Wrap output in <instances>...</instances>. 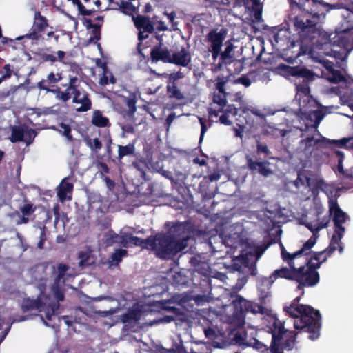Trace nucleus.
<instances>
[{
    "mask_svg": "<svg viewBox=\"0 0 353 353\" xmlns=\"http://www.w3.org/2000/svg\"><path fill=\"white\" fill-rule=\"evenodd\" d=\"M120 6L121 12L126 14H132L136 10V6L133 5L130 0H120V3H117Z\"/></svg>",
    "mask_w": 353,
    "mask_h": 353,
    "instance_id": "32",
    "label": "nucleus"
},
{
    "mask_svg": "<svg viewBox=\"0 0 353 353\" xmlns=\"http://www.w3.org/2000/svg\"><path fill=\"white\" fill-rule=\"evenodd\" d=\"M324 113L321 110L312 111V112L297 118L299 125H293L288 130V134L294 132H298L299 136L305 138L299 142L300 147L307 151L312 145L314 141V136L318 132V126L324 117Z\"/></svg>",
    "mask_w": 353,
    "mask_h": 353,
    "instance_id": "6",
    "label": "nucleus"
},
{
    "mask_svg": "<svg viewBox=\"0 0 353 353\" xmlns=\"http://www.w3.org/2000/svg\"><path fill=\"white\" fill-rule=\"evenodd\" d=\"M134 145H128L125 146H119V156L120 158L132 154L134 152Z\"/></svg>",
    "mask_w": 353,
    "mask_h": 353,
    "instance_id": "40",
    "label": "nucleus"
},
{
    "mask_svg": "<svg viewBox=\"0 0 353 353\" xmlns=\"http://www.w3.org/2000/svg\"><path fill=\"white\" fill-rule=\"evenodd\" d=\"M151 56L153 60L162 61L166 63H170L171 54L166 47L160 45L155 47L151 52Z\"/></svg>",
    "mask_w": 353,
    "mask_h": 353,
    "instance_id": "21",
    "label": "nucleus"
},
{
    "mask_svg": "<svg viewBox=\"0 0 353 353\" xmlns=\"http://www.w3.org/2000/svg\"><path fill=\"white\" fill-rule=\"evenodd\" d=\"M294 259L288 252V280L297 283L298 293L288 305V317L291 319L294 329L309 333L308 338L315 340L320 336L321 314L312 306L299 304V302L305 293V287H314L319 283L320 276L317 269L320 268V263H316L310 256H307L303 263L296 267Z\"/></svg>",
    "mask_w": 353,
    "mask_h": 353,
    "instance_id": "1",
    "label": "nucleus"
},
{
    "mask_svg": "<svg viewBox=\"0 0 353 353\" xmlns=\"http://www.w3.org/2000/svg\"><path fill=\"white\" fill-rule=\"evenodd\" d=\"M136 28L139 30V40L142 41L148 37L150 33L154 30V26L150 19L143 16L133 17Z\"/></svg>",
    "mask_w": 353,
    "mask_h": 353,
    "instance_id": "12",
    "label": "nucleus"
},
{
    "mask_svg": "<svg viewBox=\"0 0 353 353\" xmlns=\"http://www.w3.org/2000/svg\"><path fill=\"white\" fill-rule=\"evenodd\" d=\"M259 81L267 84L270 80V72L265 69H258Z\"/></svg>",
    "mask_w": 353,
    "mask_h": 353,
    "instance_id": "38",
    "label": "nucleus"
},
{
    "mask_svg": "<svg viewBox=\"0 0 353 353\" xmlns=\"http://www.w3.org/2000/svg\"><path fill=\"white\" fill-rule=\"evenodd\" d=\"M102 73L99 78V83L101 86H105L109 83L114 84L116 82V79L112 75V72L108 70L105 64L101 65Z\"/></svg>",
    "mask_w": 353,
    "mask_h": 353,
    "instance_id": "27",
    "label": "nucleus"
},
{
    "mask_svg": "<svg viewBox=\"0 0 353 353\" xmlns=\"http://www.w3.org/2000/svg\"><path fill=\"white\" fill-rule=\"evenodd\" d=\"M277 278H287V269L285 268H282L281 269L276 270L268 279H265L263 281V282L267 283L268 285H270Z\"/></svg>",
    "mask_w": 353,
    "mask_h": 353,
    "instance_id": "33",
    "label": "nucleus"
},
{
    "mask_svg": "<svg viewBox=\"0 0 353 353\" xmlns=\"http://www.w3.org/2000/svg\"><path fill=\"white\" fill-rule=\"evenodd\" d=\"M241 230V226H237V232L232 235L230 234L225 239L227 245L235 248L234 252H241L232 261L234 272H230L229 276L221 273L218 274V278L222 281L237 276L238 283L235 285L236 290H241L246 283L248 275L255 274V264L263 254V251H260L259 247L241 243L239 233Z\"/></svg>",
    "mask_w": 353,
    "mask_h": 353,
    "instance_id": "3",
    "label": "nucleus"
},
{
    "mask_svg": "<svg viewBox=\"0 0 353 353\" xmlns=\"http://www.w3.org/2000/svg\"><path fill=\"white\" fill-rule=\"evenodd\" d=\"M310 0H290L291 14H296L294 25L298 32L299 39L292 41L288 46V64H302L301 57L307 55L310 57L316 49H322L324 45L329 43L330 36L326 32L318 26L316 21L310 19V13L306 11L305 5ZM314 6H322L329 12L332 9L343 8V3L330 4L323 0H312Z\"/></svg>",
    "mask_w": 353,
    "mask_h": 353,
    "instance_id": "2",
    "label": "nucleus"
},
{
    "mask_svg": "<svg viewBox=\"0 0 353 353\" xmlns=\"http://www.w3.org/2000/svg\"><path fill=\"white\" fill-rule=\"evenodd\" d=\"M345 232H334V234L332 235L330 242L333 243V244H339L341 239H342L343 234Z\"/></svg>",
    "mask_w": 353,
    "mask_h": 353,
    "instance_id": "48",
    "label": "nucleus"
},
{
    "mask_svg": "<svg viewBox=\"0 0 353 353\" xmlns=\"http://www.w3.org/2000/svg\"><path fill=\"white\" fill-rule=\"evenodd\" d=\"M315 243L316 240L311 237L303 245L300 250L294 253H290V255L292 259L301 258L303 255L307 256L310 253H307V251H309Z\"/></svg>",
    "mask_w": 353,
    "mask_h": 353,
    "instance_id": "26",
    "label": "nucleus"
},
{
    "mask_svg": "<svg viewBox=\"0 0 353 353\" xmlns=\"http://www.w3.org/2000/svg\"><path fill=\"white\" fill-rule=\"evenodd\" d=\"M259 0H236L235 8L240 9V14L244 20H250L252 22L261 21V11Z\"/></svg>",
    "mask_w": 353,
    "mask_h": 353,
    "instance_id": "8",
    "label": "nucleus"
},
{
    "mask_svg": "<svg viewBox=\"0 0 353 353\" xmlns=\"http://www.w3.org/2000/svg\"><path fill=\"white\" fill-rule=\"evenodd\" d=\"M315 143L321 147H327L331 144H334L339 148H344L347 149H353V135L349 137H344L340 140H330L325 137L315 141Z\"/></svg>",
    "mask_w": 353,
    "mask_h": 353,
    "instance_id": "15",
    "label": "nucleus"
},
{
    "mask_svg": "<svg viewBox=\"0 0 353 353\" xmlns=\"http://www.w3.org/2000/svg\"><path fill=\"white\" fill-rule=\"evenodd\" d=\"M288 76L303 78L307 81L313 79V72L304 67L288 65Z\"/></svg>",
    "mask_w": 353,
    "mask_h": 353,
    "instance_id": "18",
    "label": "nucleus"
},
{
    "mask_svg": "<svg viewBox=\"0 0 353 353\" xmlns=\"http://www.w3.org/2000/svg\"><path fill=\"white\" fill-rule=\"evenodd\" d=\"M48 92H52L55 94V98L61 100L63 102L68 101L71 98L70 90L65 92L60 91L59 90H47Z\"/></svg>",
    "mask_w": 353,
    "mask_h": 353,
    "instance_id": "35",
    "label": "nucleus"
},
{
    "mask_svg": "<svg viewBox=\"0 0 353 353\" xmlns=\"http://www.w3.org/2000/svg\"><path fill=\"white\" fill-rule=\"evenodd\" d=\"M273 327H270L272 332V343L270 350L272 353H283L287 348L286 332L282 323L274 318L271 319Z\"/></svg>",
    "mask_w": 353,
    "mask_h": 353,
    "instance_id": "7",
    "label": "nucleus"
},
{
    "mask_svg": "<svg viewBox=\"0 0 353 353\" xmlns=\"http://www.w3.org/2000/svg\"><path fill=\"white\" fill-rule=\"evenodd\" d=\"M70 127L64 123H61L59 125L58 131L64 135L68 140L72 139V136L70 134Z\"/></svg>",
    "mask_w": 353,
    "mask_h": 353,
    "instance_id": "39",
    "label": "nucleus"
},
{
    "mask_svg": "<svg viewBox=\"0 0 353 353\" xmlns=\"http://www.w3.org/2000/svg\"><path fill=\"white\" fill-rule=\"evenodd\" d=\"M26 136H29L30 137L36 136V134L34 130H28L23 127H14L12 129V137L10 140L12 142H16L19 141H27Z\"/></svg>",
    "mask_w": 353,
    "mask_h": 353,
    "instance_id": "20",
    "label": "nucleus"
},
{
    "mask_svg": "<svg viewBox=\"0 0 353 353\" xmlns=\"http://www.w3.org/2000/svg\"><path fill=\"white\" fill-rule=\"evenodd\" d=\"M46 60L50 61L52 62H54V61H57V57L54 56V55H52V54L47 55L46 57Z\"/></svg>",
    "mask_w": 353,
    "mask_h": 353,
    "instance_id": "64",
    "label": "nucleus"
},
{
    "mask_svg": "<svg viewBox=\"0 0 353 353\" xmlns=\"http://www.w3.org/2000/svg\"><path fill=\"white\" fill-rule=\"evenodd\" d=\"M183 74L181 72H174L169 74V83L170 84H174L175 81L182 79Z\"/></svg>",
    "mask_w": 353,
    "mask_h": 353,
    "instance_id": "47",
    "label": "nucleus"
},
{
    "mask_svg": "<svg viewBox=\"0 0 353 353\" xmlns=\"http://www.w3.org/2000/svg\"><path fill=\"white\" fill-rule=\"evenodd\" d=\"M205 335L215 347H221L220 345L221 336L217 334L215 330L207 328L204 330Z\"/></svg>",
    "mask_w": 353,
    "mask_h": 353,
    "instance_id": "29",
    "label": "nucleus"
},
{
    "mask_svg": "<svg viewBox=\"0 0 353 353\" xmlns=\"http://www.w3.org/2000/svg\"><path fill=\"white\" fill-rule=\"evenodd\" d=\"M71 1L74 5H77L79 11L83 14H88V12L84 9V6L81 4L79 0H68Z\"/></svg>",
    "mask_w": 353,
    "mask_h": 353,
    "instance_id": "51",
    "label": "nucleus"
},
{
    "mask_svg": "<svg viewBox=\"0 0 353 353\" xmlns=\"http://www.w3.org/2000/svg\"><path fill=\"white\" fill-rule=\"evenodd\" d=\"M105 241L108 245H112L114 243H119L124 247L130 245L142 246L145 248L146 240H142L138 237L133 236L132 233L128 228H123L121 230L120 235L110 232L105 234Z\"/></svg>",
    "mask_w": 353,
    "mask_h": 353,
    "instance_id": "9",
    "label": "nucleus"
},
{
    "mask_svg": "<svg viewBox=\"0 0 353 353\" xmlns=\"http://www.w3.org/2000/svg\"><path fill=\"white\" fill-rule=\"evenodd\" d=\"M79 265L84 267L94 262L90 250L81 251L79 253Z\"/></svg>",
    "mask_w": 353,
    "mask_h": 353,
    "instance_id": "34",
    "label": "nucleus"
},
{
    "mask_svg": "<svg viewBox=\"0 0 353 353\" xmlns=\"http://www.w3.org/2000/svg\"><path fill=\"white\" fill-rule=\"evenodd\" d=\"M237 112V108L233 105L225 106L224 109L222 110V114L219 117L221 123L225 125H230L232 123L231 118L235 117Z\"/></svg>",
    "mask_w": 353,
    "mask_h": 353,
    "instance_id": "22",
    "label": "nucleus"
},
{
    "mask_svg": "<svg viewBox=\"0 0 353 353\" xmlns=\"http://www.w3.org/2000/svg\"><path fill=\"white\" fill-rule=\"evenodd\" d=\"M184 228L173 226L166 234H159L147 239L145 248L152 250L162 259H170L187 246L188 237L181 236Z\"/></svg>",
    "mask_w": 353,
    "mask_h": 353,
    "instance_id": "5",
    "label": "nucleus"
},
{
    "mask_svg": "<svg viewBox=\"0 0 353 353\" xmlns=\"http://www.w3.org/2000/svg\"><path fill=\"white\" fill-rule=\"evenodd\" d=\"M269 164H270V163L255 162L250 158L248 159V165L249 168L252 170H258L261 174L265 176H267L272 173L271 170L268 168Z\"/></svg>",
    "mask_w": 353,
    "mask_h": 353,
    "instance_id": "23",
    "label": "nucleus"
},
{
    "mask_svg": "<svg viewBox=\"0 0 353 353\" xmlns=\"http://www.w3.org/2000/svg\"><path fill=\"white\" fill-rule=\"evenodd\" d=\"M90 146L95 150H99L101 147V144L98 139H94L92 141L90 142Z\"/></svg>",
    "mask_w": 353,
    "mask_h": 353,
    "instance_id": "55",
    "label": "nucleus"
},
{
    "mask_svg": "<svg viewBox=\"0 0 353 353\" xmlns=\"http://www.w3.org/2000/svg\"><path fill=\"white\" fill-rule=\"evenodd\" d=\"M6 71V74L0 78V83L6 78H8L11 75V70L9 65H6L3 68Z\"/></svg>",
    "mask_w": 353,
    "mask_h": 353,
    "instance_id": "53",
    "label": "nucleus"
},
{
    "mask_svg": "<svg viewBox=\"0 0 353 353\" xmlns=\"http://www.w3.org/2000/svg\"><path fill=\"white\" fill-rule=\"evenodd\" d=\"M191 60L190 52L185 47H181L171 55L170 63L186 66Z\"/></svg>",
    "mask_w": 353,
    "mask_h": 353,
    "instance_id": "16",
    "label": "nucleus"
},
{
    "mask_svg": "<svg viewBox=\"0 0 353 353\" xmlns=\"http://www.w3.org/2000/svg\"><path fill=\"white\" fill-rule=\"evenodd\" d=\"M216 88L219 90V92L225 93V88H224V82L221 81L219 79L216 83Z\"/></svg>",
    "mask_w": 353,
    "mask_h": 353,
    "instance_id": "57",
    "label": "nucleus"
},
{
    "mask_svg": "<svg viewBox=\"0 0 353 353\" xmlns=\"http://www.w3.org/2000/svg\"><path fill=\"white\" fill-rule=\"evenodd\" d=\"M335 251V248L328 246L327 248L320 252H312L310 257L312 260L315 261L316 263H320V266L325 262L328 257Z\"/></svg>",
    "mask_w": 353,
    "mask_h": 353,
    "instance_id": "24",
    "label": "nucleus"
},
{
    "mask_svg": "<svg viewBox=\"0 0 353 353\" xmlns=\"http://www.w3.org/2000/svg\"><path fill=\"white\" fill-rule=\"evenodd\" d=\"M325 78L331 83H337L345 80V77L339 70H335L332 65L327 63L325 71L323 72Z\"/></svg>",
    "mask_w": 353,
    "mask_h": 353,
    "instance_id": "19",
    "label": "nucleus"
},
{
    "mask_svg": "<svg viewBox=\"0 0 353 353\" xmlns=\"http://www.w3.org/2000/svg\"><path fill=\"white\" fill-rule=\"evenodd\" d=\"M234 46L230 42L227 41L225 43V47L224 51L220 54L221 59L223 63H227L230 61L234 57Z\"/></svg>",
    "mask_w": 353,
    "mask_h": 353,
    "instance_id": "31",
    "label": "nucleus"
},
{
    "mask_svg": "<svg viewBox=\"0 0 353 353\" xmlns=\"http://www.w3.org/2000/svg\"><path fill=\"white\" fill-rule=\"evenodd\" d=\"M329 212L330 216L333 215L334 232H345V227L342 225L346 221L347 214L340 208L336 201L330 200Z\"/></svg>",
    "mask_w": 353,
    "mask_h": 353,
    "instance_id": "11",
    "label": "nucleus"
},
{
    "mask_svg": "<svg viewBox=\"0 0 353 353\" xmlns=\"http://www.w3.org/2000/svg\"><path fill=\"white\" fill-rule=\"evenodd\" d=\"M20 210L24 216H28L34 212L32 205L30 203L25 204L20 208Z\"/></svg>",
    "mask_w": 353,
    "mask_h": 353,
    "instance_id": "46",
    "label": "nucleus"
},
{
    "mask_svg": "<svg viewBox=\"0 0 353 353\" xmlns=\"http://www.w3.org/2000/svg\"><path fill=\"white\" fill-rule=\"evenodd\" d=\"M254 347L256 349H258L259 350H260L261 352H263V350H266L265 346L263 344H262V343H259L258 341H254Z\"/></svg>",
    "mask_w": 353,
    "mask_h": 353,
    "instance_id": "60",
    "label": "nucleus"
},
{
    "mask_svg": "<svg viewBox=\"0 0 353 353\" xmlns=\"http://www.w3.org/2000/svg\"><path fill=\"white\" fill-rule=\"evenodd\" d=\"M166 16H167L168 19L172 24L171 30H177L178 28L176 26V23L174 22V19L176 18L175 14L174 13L167 14Z\"/></svg>",
    "mask_w": 353,
    "mask_h": 353,
    "instance_id": "50",
    "label": "nucleus"
},
{
    "mask_svg": "<svg viewBox=\"0 0 353 353\" xmlns=\"http://www.w3.org/2000/svg\"><path fill=\"white\" fill-rule=\"evenodd\" d=\"M284 33H285V31L283 30H280L275 36H274V38H275V40L276 41V43H279V41H281V36L284 35Z\"/></svg>",
    "mask_w": 353,
    "mask_h": 353,
    "instance_id": "63",
    "label": "nucleus"
},
{
    "mask_svg": "<svg viewBox=\"0 0 353 353\" xmlns=\"http://www.w3.org/2000/svg\"><path fill=\"white\" fill-rule=\"evenodd\" d=\"M108 119L103 116L100 111H94L92 114V123L98 127H105L108 124Z\"/></svg>",
    "mask_w": 353,
    "mask_h": 353,
    "instance_id": "30",
    "label": "nucleus"
},
{
    "mask_svg": "<svg viewBox=\"0 0 353 353\" xmlns=\"http://www.w3.org/2000/svg\"><path fill=\"white\" fill-rule=\"evenodd\" d=\"M248 74H249V76H250V77L251 79V81L253 83H256V82L259 81L258 70H254V71H252V72H249Z\"/></svg>",
    "mask_w": 353,
    "mask_h": 353,
    "instance_id": "54",
    "label": "nucleus"
},
{
    "mask_svg": "<svg viewBox=\"0 0 353 353\" xmlns=\"http://www.w3.org/2000/svg\"><path fill=\"white\" fill-rule=\"evenodd\" d=\"M73 190L72 183L68 182L67 179H63L57 188V196L61 202L72 199Z\"/></svg>",
    "mask_w": 353,
    "mask_h": 353,
    "instance_id": "17",
    "label": "nucleus"
},
{
    "mask_svg": "<svg viewBox=\"0 0 353 353\" xmlns=\"http://www.w3.org/2000/svg\"><path fill=\"white\" fill-rule=\"evenodd\" d=\"M297 335V332L294 331L288 330V351L291 350L293 347V345L294 344L296 336Z\"/></svg>",
    "mask_w": 353,
    "mask_h": 353,
    "instance_id": "45",
    "label": "nucleus"
},
{
    "mask_svg": "<svg viewBox=\"0 0 353 353\" xmlns=\"http://www.w3.org/2000/svg\"><path fill=\"white\" fill-rule=\"evenodd\" d=\"M225 38L226 32L223 29L212 30L208 34V50L212 52L214 61L220 54L221 48Z\"/></svg>",
    "mask_w": 353,
    "mask_h": 353,
    "instance_id": "10",
    "label": "nucleus"
},
{
    "mask_svg": "<svg viewBox=\"0 0 353 353\" xmlns=\"http://www.w3.org/2000/svg\"><path fill=\"white\" fill-rule=\"evenodd\" d=\"M116 312H117L116 310H108V311H101V312H99V313L102 316H107L109 314H114Z\"/></svg>",
    "mask_w": 353,
    "mask_h": 353,
    "instance_id": "61",
    "label": "nucleus"
},
{
    "mask_svg": "<svg viewBox=\"0 0 353 353\" xmlns=\"http://www.w3.org/2000/svg\"><path fill=\"white\" fill-rule=\"evenodd\" d=\"M258 151L260 152L265 153L267 154L268 152V147L265 145L259 144L257 145Z\"/></svg>",
    "mask_w": 353,
    "mask_h": 353,
    "instance_id": "58",
    "label": "nucleus"
},
{
    "mask_svg": "<svg viewBox=\"0 0 353 353\" xmlns=\"http://www.w3.org/2000/svg\"><path fill=\"white\" fill-rule=\"evenodd\" d=\"M271 70L276 75L287 76V58L285 54L276 53L270 57Z\"/></svg>",
    "mask_w": 353,
    "mask_h": 353,
    "instance_id": "13",
    "label": "nucleus"
},
{
    "mask_svg": "<svg viewBox=\"0 0 353 353\" xmlns=\"http://www.w3.org/2000/svg\"><path fill=\"white\" fill-rule=\"evenodd\" d=\"M124 101L125 102L128 112L130 114H133L137 110L136 108V100L134 97H130L129 98H125Z\"/></svg>",
    "mask_w": 353,
    "mask_h": 353,
    "instance_id": "41",
    "label": "nucleus"
},
{
    "mask_svg": "<svg viewBox=\"0 0 353 353\" xmlns=\"http://www.w3.org/2000/svg\"><path fill=\"white\" fill-rule=\"evenodd\" d=\"M154 26L156 27L157 29L164 31L168 30V27L165 25V23L162 21L155 20L152 22Z\"/></svg>",
    "mask_w": 353,
    "mask_h": 353,
    "instance_id": "49",
    "label": "nucleus"
},
{
    "mask_svg": "<svg viewBox=\"0 0 353 353\" xmlns=\"http://www.w3.org/2000/svg\"><path fill=\"white\" fill-rule=\"evenodd\" d=\"M127 255V251L123 249L116 250L109 258L107 263L109 267L117 265L122 260L123 257Z\"/></svg>",
    "mask_w": 353,
    "mask_h": 353,
    "instance_id": "28",
    "label": "nucleus"
},
{
    "mask_svg": "<svg viewBox=\"0 0 353 353\" xmlns=\"http://www.w3.org/2000/svg\"><path fill=\"white\" fill-rule=\"evenodd\" d=\"M57 276L51 288L46 286L40 289V294L37 299H27L22 304V310L28 311L37 310L43 312L46 318L51 320L55 311L59 308L58 302L64 299L63 290L65 283L70 281L76 273L74 270L68 265L61 264L58 266Z\"/></svg>",
    "mask_w": 353,
    "mask_h": 353,
    "instance_id": "4",
    "label": "nucleus"
},
{
    "mask_svg": "<svg viewBox=\"0 0 353 353\" xmlns=\"http://www.w3.org/2000/svg\"><path fill=\"white\" fill-rule=\"evenodd\" d=\"M199 120L201 125V136H200V141H201L203 139L204 134L207 130V127L204 124L202 118L199 117Z\"/></svg>",
    "mask_w": 353,
    "mask_h": 353,
    "instance_id": "56",
    "label": "nucleus"
},
{
    "mask_svg": "<svg viewBox=\"0 0 353 353\" xmlns=\"http://www.w3.org/2000/svg\"><path fill=\"white\" fill-rule=\"evenodd\" d=\"M63 79V74L61 72H50L46 77V80H42L38 83V88L39 89L48 90L45 85L46 82L49 83H57Z\"/></svg>",
    "mask_w": 353,
    "mask_h": 353,
    "instance_id": "25",
    "label": "nucleus"
},
{
    "mask_svg": "<svg viewBox=\"0 0 353 353\" xmlns=\"http://www.w3.org/2000/svg\"><path fill=\"white\" fill-rule=\"evenodd\" d=\"M168 92L169 95L172 97L176 98L177 99H183V94L181 92V91L177 88V87L174 84L168 83Z\"/></svg>",
    "mask_w": 353,
    "mask_h": 353,
    "instance_id": "36",
    "label": "nucleus"
},
{
    "mask_svg": "<svg viewBox=\"0 0 353 353\" xmlns=\"http://www.w3.org/2000/svg\"><path fill=\"white\" fill-rule=\"evenodd\" d=\"M236 82L241 83L245 87H249L250 85H251L252 83H253V82L251 81V79L248 73L239 78L236 80Z\"/></svg>",
    "mask_w": 353,
    "mask_h": 353,
    "instance_id": "44",
    "label": "nucleus"
},
{
    "mask_svg": "<svg viewBox=\"0 0 353 353\" xmlns=\"http://www.w3.org/2000/svg\"><path fill=\"white\" fill-rule=\"evenodd\" d=\"M330 221V215L323 217L321 221L315 226L314 230L319 232L323 228L327 227Z\"/></svg>",
    "mask_w": 353,
    "mask_h": 353,
    "instance_id": "42",
    "label": "nucleus"
},
{
    "mask_svg": "<svg viewBox=\"0 0 353 353\" xmlns=\"http://www.w3.org/2000/svg\"><path fill=\"white\" fill-rule=\"evenodd\" d=\"M67 89L68 90H72V92L74 91V90L81 89L79 88V81L76 77L70 78L69 84Z\"/></svg>",
    "mask_w": 353,
    "mask_h": 353,
    "instance_id": "43",
    "label": "nucleus"
},
{
    "mask_svg": "<svg viewBox=\"0 0 353 353\" xmlns=\"http://www.w3.org/2000/svg\"><path fill=\"white\" fill-rule=\"evenodd\" d=\"M72 102L79 105L76 110L79 112L88 110L91 107V102L88 97L87 93L83 89L74 90L72 92Z\"/></svg>",
    "mask_w": 353,
    "mask_h": 353,
    "instance_id": "14",
    "label": "nucleus"
},
{
    "mask_svg": "<svg viewBox=\"0 0 353 353\" xmlns=\"http://www.w3.org/2000/svg\"><path fill=\"white\" fill-rule=\"evenodd\" d=\"M334 153H335L336 157L338 159V161H343L344 154H343V152L339 151V150H336Z\"/></svg>",
    "mask_w": 353,
    "mask_h": 353,
    "instance_id": "59",
    "label": "nucleus"
},
{
    "mask_svg": "<svg viewBox=\"0 0 353 353\" xmlns=\"http://www.w3.org/2000/svg\"><path fill=\"white\" fill-rule=\"evenodd\" d=\"M294 183L296 187H299L300 185L309 186L310 183V178L305 174L299 172L298 173L297 178Z\"/></svg>",
    "mask_w": 353,
    "mask_h": 353,
    "instance_id": "37",
    "label": "nucleus"
},
{
    "mask_svg": "<svg viewBox=\"0 0 353 353\" xmlns=\"http://www.w3.org/2000/svg\"><path fill=\"white\" fill-rule=\"evenodd\" d=\"M175 117H176V114H175L174 113H172V114H170L168 117V118H167V119H166V122H167V123H168V125H171V123H172V121H174V119H175Z\"/></svg>",
    "mask_w": 353,
    "mask_h": 353,
    "instance_id": "62",
    "label": "nucleus"
},
{
    "mask_svg": "<svg viewBox=\"0 0 353 353\" xmlns=\"http://www.w3.org/2000/svg\"><path fill=\"white\" fill-rule=\"evenodd\" d=\"M57 61L62 62L63 63H66V53L64 51L59 50L57 52Z\"/></svg>",
    "mask_w": 353,
    "mask_h": 353,
    "instance_id": "52",
    "label": "nucleus"
}]
</instances>
